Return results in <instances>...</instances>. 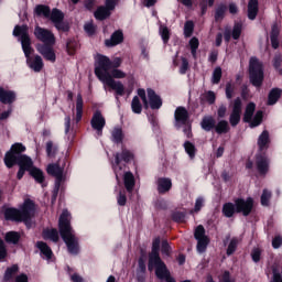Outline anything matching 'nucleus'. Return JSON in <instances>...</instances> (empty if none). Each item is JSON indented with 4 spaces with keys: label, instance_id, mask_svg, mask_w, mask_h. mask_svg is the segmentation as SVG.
<instances>
[{
    "label": "nucleus",
    "instance_id": "obj_64",
    "mask_svg": "<svg viewBox=\"0 0 282 282\" xmlns=\"http://www.w3.org/2000/svg\"><path fill=\"white\" fill-rule=\"evenodd\" d=\"M271 282H282V276L276 271H273V280Z\"/></svg>",
    "mask_w": 282,
    "mask_h": 282
},
{
    "label": "nucleus",
    "instance_id": "obj_33",
    "mask_svg": "<svg viewBox=\"0 0 282 282\" xmlns=\"http://www.w3.org/2000/svg\"><path fill=\"white\" fill-rule=\"evenodd\" d=\"M200 127L204 131H210L215 128V119L213 117H205L200 122Z\"/></svg>",
    "mask_w": 282,
    "mask_h": 282
},
{
    "label": "nucleus",
    "instance_id": "obj_32",
    "mask_svg": "<svg viewBox=\"0 0 282 282\" xmlns=\"http://www.w3.org/2000/svg\"><path fill=\"white\" fill-rule=\"evenodd\" d=\"M160 258V238H155L152 243V251L150 253L151 261L153 262V259Z\"/></svg>",
    "mask_w": 282,
    "mask_h": 282
},
{
    "label": "nucleus",
    "instance_id": "obj_51",
    "mask_svg": "<svg viewBox=\"0 0 282 282\" xmlns=\"http://www.w3.org/2000/svg\"><path fill=\"white\" fill-rule=\"evenodd\" d=\"M117 202L119 206H124L127 204V193L124 191L119 192Z\"/></svg>",
    "mask_w": 282,
    "mask_h": 282
},
{
    "label": "nucleus",
    "instance_id": "obj_21",
    "mask_svg": "<svg viewBox=\"0 0 282 282\" xmlns=\"http://www.w3.org/2000/svg\"><path fill=\"white\" fill-rule=\"evenodd\" d=\"M148 98L151 109H160L162 107V98L153 89H148Z\"/></svg>",
    "mask_w": 282,
    "mask_h": 282
},
{
    "label": "nucleus",
    "instance_id": "obj_45",
    "mask_svg": "<svg viewBox=\"0 0 282 282\" xmlns=\"http://www.w3.org/2000/svg\"><path fill=\"white\" fill-rule=\"evenodd\" d=\"M184 149L186 153L189 155V158H195V145L191 142H185L184 143Z\"/></svg>",
    "mask_w": 282,
    "mask_h": 282
},
{
    "label": "nucleus",
    "instance_id": "obj_54",
    "mask_svg": "<svg viewBox=\"0 0 282 282\" xmlns=\"http://www.w3.org/2000/svg\"><path fill=\"white\" fill-rule=\"evenodd\" d=\"M77 46L78 44H76V42H73V41L67 42L66 50L70 56L74 54V52H76Z\"/></svg>",
    "mask_w": 282,
    "mask_h": 282
},
{
    "label": "nucleus",
    "instance_id": "obj_53",
    "mask_svg": "<svg viewBox=\"0 0 282 282\" xmlns=\"http://www.w3.org/2000/svg\"><path fill=\"white\" fill-rule=\"evenodd\" d=\"M237 239H232L227 248V254H232L237 250Z\"/></svg>",
    "mask_w": 282,
    "mask_h": 282
},
{
    "label": "nucleus",
    "instance_id": "obj_20",
    "mask_svg": "<svg viewBox=\"0 0 282 282\" xmlns=\"http://www.w3.org/2000/svg\"><path fill=\"white\" fill-rule=\"evenodd\" d=\"M15 98L17 95L14 91L0 87V102L3 105H11V102H14Z\"/></svg>",
    "mask_w": 282,
    "mask_h": 282
},
{
    "label": "nucleus",
    "instance_id": "obj_23",
    "mask_svg": "<svg viewBox=\"0 0 282 282\" xmlns=\"http://www.w3.org/2000/svg\"><path fill=\"white\" fill-rule=\"evenodd\" d=\"M36 248L40 250L42 257L44 259H46V261H50V259H52V257H54V253L52 252V248H50V246H47V243H45L43 241H39L36 243Z\"/></svg>",
    "mask_w": 282,
    "mask_h": 282
},
{
    "label": "nucleus",
    "instance_id": "obj_24",
    "mask_svg": "<svg viewBox=\"0 0 282 282\" xmlns=\"http://www.w3.org/2000/svg\"><path fill=\"white\" fill-rule=\"evenodd\" d=\"M258 12H259V1L250 0L248 3V18L251 21H254V19H257Z\"/></svg>",
    "mask_w": 282,
    "mask_h": 282
},
{
    "label": "nucleus",
    "instance_id": "obj_42",
    "mask_svg": "<svg viewBox=\"0 0 282 282\" xmlns=\"http://www.w3.org/2000/svg\"><path fill=\"white\" fill-rule=\"evenodd\" d=\"M272 197V193L268 189H264L261 195V204L262 206H268L270 204V198Z\"/></svg>",
    "mask_w": 282,
    "mask_h": 282
},
{
    "label": "nucleus",
    "instance_id": "obj_56",
    "mask_svg": "<svg viewBox=\"0 0 282 282\" xmlns=\"http://www.w3.org/2000/svg\"><path fill=\"white\" fill-rule=\"evenodd\" d=\"M251 257L254 263H258V261L261 260V249H253V251L251 252Z\"/></svg>",
    "mask_w": 282,
    "mask_h": 282
},
{
    "label": "nucleus",
    "instance_id": "obj_47",
    "mask_svg": "<svg viewBox=\"0 0 282 282\" xmlns=\"http://www.w3.org/2000/svg\"><path fill=\"white\" fill-rule=\"evenodd\" d=\"M216 131L218 133H227L228 131V121H219L216 126Z\"/></svg>",
    "mask_w": 282,
    "mask_h": 282
},
{
    "label": "nucleus",
    "instance_id": "obj_60",
    "mask_svg": "<svg viewBox=\"0 0 282 282\" xmlns=\"http://www.w3.org/2000/svg\"><path fill=\"white\" fill-rule=\"evenodd\" d=\"M46 153L48 158H52V155H54V143H52V141H48L46 143Z\"/></svg>",
    "mask_w": 282,
    "mask_h": 282
},
{
    "label": "nucleus",
    "instance_id": "obj_18",
    "mask_svg": "<svg viewBox=\"0 0 282 282\" xmlns=\"http://www.w3.org/2000/svg\"><path fill=\"white\" fill-rule=\"evenodd\" d=\"M105 117L99 111L95 112L91 119V127L98 132V135H102V129H105Z\"/></svg>",
    "mask_w": 282,
    "mask_h": 282
},
{
    "label": "nucleus",
    "instance_id": "obj_19",
    "mask_svg": "<svg viewBox=\"0 0 282 282\" xmlns=\"http://www.w3.org/2000/svg\"><path fill=\"white\" fill-rule=\"evenodd\" d=\"M47 173L48 175H53L54 177H56V191H58L61 182H63V167H61L58 164H50L47 166Z\"/></svg>",
    "mask_w": 282,
    "mask_h": 282
},
{
    "label": "nucleus",
    "instance_id": "obj_44",
    "mask_svg": "<svg viewBox=\"0 0 282 282\" xmlns=\"http://www.w3.org/2000/svg\"><path fill=\"white\" fill-rule=\"evenodd\" d=\"M269 135H268V131H263L260 137H259V140H258V144L260 147V149H263L265 147V144H268V139Z\"/></svg>",
    "mask_w": 282,
    "mask_h": 282
},
{
    "label": "nucleus",
    "instance_id": "obj_29",
    "mask_svg": "<svg viewBox=\"0 0 282 282\" xmlns=\"http://www.w3.org/2000/svg\"><path fill=\"white\" fill-rule=\"evenodd\" d=\"M282 90L281 88H273L269 93V99H268V105H276L279 101V98H281Z\"/></svg>",
    "mask_w": 282,
    "mask_h": 282
},
{
    "label": "nucleus",
    "instance_id": "obj_38",
    "mask_svg": "<svg viewBox=\"0 0 282 282\" xmlns=\"http://www.w3.org/2000/svg\"><path fill=\"white\" fill-rule=\"evenodd\" d=\"M189 47H191L192 55L195 58L197 56V48L199 47V40L197 37H192L189 40Z\"/></svg>",
    "mask_w": 282,
    "mask_h": 282
},
{
    "label": "nucleus",
    "instance_id": "obj_39",
    "mask_svg": "<svg viewBox=\"0 0 282 282\" xmlns=\"http://www.w3.org/2000/svg\"><path fill=\"white\" fill-rule=\"evenodd\" d=\"M15 272H19V267L17 264H13L11 268L7 269L4 273V280L10 281V279L14 276Z\"/></svg>",
    "mask_w": 282,
    "mask_h": 282
},
{
    "label": "nucleus",
    "instance_id": "obj_59",
    "mask_svg": "<svg viewBox=\"0 0 282 282\" xmlns=\"http://www.w3.org/2000/svg\"><path fill=\"white\" fill-rule=\"evenodd\" d=\"M203 206H204V198L198 197V198L196 199L194 210H195L196 213H199V210H202V207H203Z\"/></svg>",
    "mask_w": 282,
    "mask_h": 282
},
{
    "label": "nucleus",
    "instance_id": "obj_62",
    "mask_svg": "<svg viewBox=\"0 0 282 282\" xmlns=\"http://www.w3.org/2000/svg\"><path fill=\"white\" fill-rule=\"evenodd\" d=\"M281 63H282L281 54L275 55V57L273 59V65H274L275 69H279V67H281Z\"/></svg>",
    "mask_w": 282,
    "mask_h": 282
},
{
    "label": "nucleus",
    "instance_id": "obj_7",
    "mask_svg": "<svg viewBox=\"0 0 282 282\" xmlns=\"http://www.w3.org/2000/svg\"><path fill=\"white\" fill-rule=\"evenodd\" d=\"M154 268L158 279L164 280L166 282H169V279H173L171 278V272H169L166 264L164 261H162L161 258H152V261L149 259L148 270L152 272Z\"/></svg>",
    "mask_w": 282,
    "mask_h": 282
},
{
    "label": "nucleus",
    "instance_id": "obj_14",
    "mask_svg": "<svg viewBox=\"0 0 282 282\" xmlns=\"http://www.w3.org/2000/svg\"><path fill=\"white\" fill-rule=\"evenodd\" d=\"M15 164L20 166V170L18 172V180L23 178V175H25V171H29L30 173V169H32V166L34 165L32 159H30L29 156H19Z\"/></svg>",
    "mask_w": 282,
    "mask_h": 282
},
{
    "label": "nucleus",
    "instance_id": "obj_37",
    "mask_svg": "<svg viewBox=\"0 0 282 282\" xmlns=\"http://www.w3.org/2000/svg\"><path fill=\"white\" fill-rule=\"evenodd\" d=\"M19 239H21V236L19 235V232L9 231L6 235V241L8 243H19Z\"/></svg>",
    "mask_w": 282,
    "mask_h": 282
},
{
    "label": "nucleus",
    "instance_id": "obj_2",
    "mask_svg": "<svg viewBox=\"0 0 282 282\" xmlns=\"http://www.w3.org/2000/svg\"><path fill=\"white\" fill-rule=\"evenodd\" d=\"M123 162H131L133 160V153L128 150H122V154H116L115 163H112V169L115 171L117 182H120V177L123 176V184L128 193H132L135 187V176L131 172H124Z\"/></svg>",
    "mask_w": 282,
    "mask_h": 282
},
{
    "label": "nucleus",
    "instance_id": "obj_41",
    "mask_svg": "<svg viewBox=\"0 0 282 282\" xmlns=\"http://www.w3.org/2000/svg\"><path fill=\"white\" fill-rule=\"evenodd\" d=\"M160 34L163 43H169V39H171V33L169 32V28L161 26L160 28Z\"/></svg>",
    "mask_w": 282,
    "mask_h": 282
},
{
    "label": "nucleus",
    "instance_id": "obj_43",
    "mask_svg": "<svg viewBox=\"0 0 282 282\" xmlns=\"http://www.w3.org/2000/svg\"><path fill=\"white\" fill-rule=\"evenodd\" d=\"M241 30H243V25L241 23H236L232 30V39H235V41L241 36Z\"/></svg>",
    "mask_w": 282,
    "mask_h": 282
},
{
    "label": "nucleus",
    "instance_id": "obj_9",
    "mask_svg": "<svg viewBox=\"0 0 282 282\" xmlns=\"http://www.w3.org/2000/svg\"><path fill=\"white\" fill-rule=\"evenodd\" d=\"M254 109H257V106L253 102H250L246 107L243 120L245 122H250V127H259V124H261V120H263L262 111H258L252 119Z\"/></svg>",
    "mask_w": 282,
    "mask_h": 282
},
{
    "label": "nucleus",
    "instance_id": "obj_36",
    "mask_svg": "<svg viewBox=\"0 0 282 282\" xmlns=\"http://www.w3.org/2000/svg\"><path fill=\"white\" fill-rule=\"evenodd\" d=\"M131 109L133 113H142V104L140 102V97H133L131 102Z\"/></svg>",
    "mask_w": 282,
    "mask_h": 282
},
{
    "label": "nucleus",
    "instance_id": "obj_16",
    "mask_svg": "<svg viewBox=\"0 0 282 282\" xmlns=\"http://www.w3.org/2000/svg\"><path fill=\"white\" fill-rule=\"evenodd\" d=\"M241 120V99H236L232 106V112L229 118L231 127H237Z\"/></svg>",
    "mask_w": 282,
    "mask_h": 282
},
{
    "label": "nucleus",
    "instance_id": "obj_13",
    "mask_svg": "<svg viewBox=\"0 0 282 282\" xmlns=\"http://www.w3.org/2000/svg\"><path fill=\"white\" fill-rule=\"evenodd\" d=\"M48 19H51V21L54 22L55 28L57 30H62V32H67V30H69V26L67 24L63 23L64 15H63V12H61V10L53 9Z\"/></svg>",
    "mask_w": 282,
    "mask_h": 282
},
{
    "label": "nucleus",
    "instance_id": "obj_50",
    "mask_svg": "<svg viewBox=\"0 0 282 282\" xmlns=\"http://www.w3.org/2000/svg\"><path fill=\"white\" fill-rule=\"evenodd\" d=\"M112 139L115 142H122V129L116 128L112 131Z\"/></svg>",
    "mask_w": 282,
    "mask_h": 282
},
{
    "label": "nucleus",
    "instance_id": "obj_12",
    "mask_svg": "<svg viewBox=\"0 0 282 282\" xmlns=\"http://www.w3.org/2000/svg\"><path fill=\"white\" fill-rule=\"evenodd\" d=\"M253 204L254 202L250 197L247 199L239 198L235 202L236 213H242L245 217H248V214L252 213Z\"/></svg>",
    "mask_w": 282,
    "mask_h": 282
},
{
    "label": "nucleus",
    "instance_id": "obj_55",
    "mask_svg": "<svg viewBox=\"0 0 282 282\" xmlns=\"http://www.w3.org/2000/svg\"><path fill=\"white\" fill-rule=\"evenodd\" d=\"M224 14H226V8L224 7L218 8L215 13L216 21H221V19H224Z\"/></svg>",
    "mask_w": 282,
    "mask_h": 282
},
{
    "label": "nucleus",
    "instance_id": "obj_48",
    "mask_svg": "<svg viewBox=\"0 0 282 282\" xmlns=\"http://www.w3.org/2000/svg\"><path fill=\"white\" fill-rule=\"evenodd\" d=\"M193 30H195V24H193V21H187L184 26L185 36H191V34H193Z\"/></svg>",
    "mask_w": 282,
    "mask_h": 282
},
{
    "label": "nucleus",
    "instance_id": "obj_52",
    "mask_svg": "<svg viewBox=\"0 0 282 282\" xmlns=\"http://www.w3.org/2000/svg\"><path fill=\"white\" fill-rule=\"evenodd\" d=\"M138 96L141 98L145 109L149 108V101L147 100V91L144 89H139L138 90Z\"/></svg>",
    "mask_w": 282,
    "mask_h": 282
},
{
    "label": "nucleus",
    "instance_id": "obj_6",
    "mask_svg": "<svg viewBox=\"0 0 282 282\" xmlns=\"http://www.w3.org/2000/svg\"><path fill=\"white\" fill-rule=\"evenodd\" d=\"M250 82L254 87H261L263 83V64L256 57H251L249 62Z\"/></svg>",
    "mask_w": 282,
    "mask_h": 282
},
{
    "label": "nucleus",
    "instance_id": "obj_34",
    "mask_svg": "<svg viewBox=\"0 0 282 282\" xmlns=\"http://www.w3.org/2000/svg\"><path fill=\"white\" fill-rule=\"evenodd\" d=\"M225 217H232L237 213V206L232 203H227L223 207Z\"/></svg>",
    "mask_w": 282,
    "mask_h": 282
},
{
    "label": "nucleus",
    "instance_id": "obj_26",
    "mask_svg": "<svg viewBox=\"0 0 282 282\" xmlns=\"http://www.w3.org/2000/svg\"><path fill=\"white\" fill-rule=\"evenodd\" d=\"M173 186V183L170 178H159L158 180V191L159 193H169L171 191V187Z\"/></svg>",
    "mask_w": 282,
    "mask_h": 282
},
{
    "label": "nucleus",
    "instance_id": "obj_1",
    "mask_svg": "<svg viewBox=\"0 0 282 282\" xmlns=\"http://www.w3.org/2000/svg\"><path fill=\"white\" fill-rule=\"evenodd\" d=\"M121 65L122 58L120 57H116L112 62L105 55L97 54L95 57V74L97 78L102 83L104 89L110 87V89L116 91L117 96H124V85L122 82H116L109 70L112 67L113 69H118Z\"/></svg>",
    "mask_w": 282,
    "mask_h": 282
},
{
    "label": "nucleus",
    "instance_id": "obj_46",
    "mask_svg": "<svg viewBox=\"0 0 282 282\" xmlns=\"http://www.w3.org/2000/svg\"><path fill=\"white\" fill-rule=\"evenodd\" d=\"M110 76L113 80V78H127V73L122 72L121 69L115 68L111 70Z\"/></svg>",
    "mask_w": 282,
    "mask_h": 282
},
{
    "label": "nucleus",
    "instance_id": "obj_61",
    "mask_svg": "<svg viewBox=\"0 0 282 282\" xmlns=\"http://www.w3.org/2000/svg\"><path fill=\"white\" fill-rule=\"evenodd\" d=\"M205 98H206L207 102H209V105H213V102H215V93H213V91L206 93Z\"/></svg>",
    "mask_w": 282,
    "mask_h": 282
},
{
    "label": "nucleus",
    "instance_id": "obj_63",
    "mask_svg": "<svg viewBox=\"0 0 282 282\" xmlns=\"http://www.w3.org/2000/svg\"><path fill=\"white\" fill-rule=\"evenodd\" d=\"M281 245H282V238L280 236H276L272 240V246H273V248H281Z\"/></svg>",
    "mask_w": 282,
    "mask_h": 282
},
{
    "label": "nucleus",
    "instance_id": "obj_17",
    "mask_svg": "<svg viewBox=\"0 0 282 282\" xmlns=\"http://www.w3.org/2000/svg\"><path fill=\"white\" fill-rule=\"evenodd\" d=\"M176 127H182V124H188V110L184 107H178L174 113Z\"/></svg>",
    "mask_w": 282,
    "mask_h": 282
},
{
    "label": "nucleus",
    "instance_id": "obj_11",
    "mask_svg": "<svg viewBox=\"0 0 282 282\" xmlns=\"http://www.w3.org/2000/svg\"><path fill=\"white\" fill-rule=\"evenodd\" d=\"M34 34L39 41H42V43H45L46 45H54L55 43L54 33L50 30L36 26Z\"/></svg>",
    "mask_w": 282,
    "mask_h": 282
},
{
    "label": "nucleus",
    "instance_id": "obj_8",
    "mask_svg": "<svg viewBox=\"0 0 282 282\" xmlns=\"http://www.w3.org/2000/svg\"><path fill=\"white\" fill-rule=\"evenodd\" d=\"M23 151H25L24 145L21 143H14L4 156L6 166H8V169H12V166L19 162V158L22 156L21 153H23Z\"/></svg>",
    "mask_w": 282,
    "mask_h": 282
},
{
    "label": "nucleus",
    "instance_id": "obj_57",
    "mask_svg": "<svg viewBox=\"0 0 282 282\" xmlns=\"http://www.w3.org/2000/svg\"><path fill=\"white\" fill-rule=\"evenodd\" d=\"M4 257H8V251L6 250V243L0 239V261H2Z\"/></svg>",
    "mask_w": 282,
    "mask_h": 282
},
{
    "label": "nucleus",
    "instance_id": "obj_35",
    "mask_svg": "<svg viewBox=\"0 0 282 282\" xmlns=\"http://www.w3.org/2000/svg\"><path fill=\"white\" fill-rule=\"evenodd\" d=\"M43 238L50 239L51 241H58V230L56 229H45L43 231Z\"/></svg>",
    "mask_w": 282,
    "mask_h": 282
},
{
    "label": "nucleus",
    "instance_id": "obj_30",
    "mask_svg": "<svg viewBox=\"0 0 282 282\" xmlns=\"http://www.w3.org/2000/svg\"><path fill=\"white\" fill-rule=\"evenodd\" d=\"M75 120L76 122H80V120H83V95L80 94L77 95Z\"/></svg>",
    "mask_w": 282,
    "mask_h": 282
},
{
    "label": "nucleus",
    "instance_id": "obj_22",
    "mask_svg": "<svg viewBox=\"0 0 282 282\" xmlns=\"http://www.w3.org/2000/svg\"><path fill=\"white\" fill-rule=\"evenodd\" d=\"M37 51L46 61H51L52 63L56 61V54L54 53V50H52V47H48L46 45H39Z\"/></svg>",
    "mask_w": 282,
    "mask_h": 282
},
{
    "label": "nucleus",
    "instance_id": "obj_28",
    "mask_svg": "<svg viewBox=\"0 0 282 282\" xmlns=\"http://www.w3.org/2000/svg\"><path fill=\"white\" fill-rule=\"evenodd\" d=\"M30 175L37 182V184H43L45 180V175L43 174V171L39 167H33V165L30 169Z\"/></svg>",
    "mask_w": 282,
    "mask_h": 282
},
{
    "label": "nucleus",
    "instance_id": "obj_40",
    "mask_svg": "<svg viewBox=\"0 0 282 282\" xmlns=\"http://www.w3.org/2000/svg\"><path fill=\"white\" fill-rule=\"evenodd\" d=\"M221 80V67H216L213 73L212 83L214 85L219 84Z\"/></svg>",
    "mask_w": 282,
    "mask_h": 282
},
{
    "label": "nucleus",
    "instance_id": "obj_4",
    "mask_svg": "<svg viewBox=\"0 0 282 282\" xmlns=\"http://www.w3.org/2000/svg\"><path fill=\"white\" fill-rule=\"evenodd\" d=\"M69 221H72V216L69 215V212L64 210L59 216V234L67 246L68 252H70V254H77L78 238H76V234H74V229H72Z\"/></svg>",
    "mask_w": 282,
    "mask_h": 282
},
{
    "label": "nucleus",
    "instance_id": "obj_15",
    "mask_svg": "<svg viewBox=\"0 0 282 282\" xmlns=\"http://www.w3.org/2000/svg\"><path fill=\"white\" fill-rule=\"evenodd\" d=\"M116 1L117 0H106V8L99 7L97 9V12H95V18L99 21L107 19V17L111 14L110 10H113V8H116Z\"/></svg>",
    "mask_w": 282,
    "mask_h": 282
},
{
    "label": "nucleus",
    "instance_id": "obj_3",
    "mask_svg": "<svg viewBox=\"0 0 282 282\" xmlns=\"http://www.w3.org/2000/svg\"><path fill=\"white\" fill-rule=\"evenodd\" d=\"M14 36H21L22 50L26 56V63L33 72H41L43 69V58L39 55L30 56L32 54V46H30V35H28V26H15L13 30Z\"/></svg>",
    "mask_w": 282,
    "mask_h": 282
},
{
    "label": "nucleus",
    "instance_id": "obj_31",
    "mask_svg": "<svg viewBox=\"0 0 282 282\" xmlns=\"http://www.w3.org/2000/svg\"><path fill=\"white\" fill-rule=\"evenodd\" d=\"M34 12L37 17H44V19H50V7L45 4L36 6Z\"/></svg>",
    "mask_w": 282,
    "mask_h": 282
},
{
    "label": "nucleus",
    "instance_id": "obj_25",
    "mask_svg": "<svg viewBox=\"0 0 282 282\" xmlns=\"http://www.w3.org/2000/svg\"><path fill=\"white\" fill-rule=\"evenodd\" d=\"M123 41L122 32L116 31L109 40H106L107 47H113L115 45H120V42Z\"/></svg>",
    "mask_w": 282,
    "mask_h": 282
},
{
    "label": "nucleus",
    "instance_id": "obj_49",
    "mask_svg": "<svg viewBox=\"0 0 282 282\" xmlns=\"http://www.w3.org/2000/svg\"><path fill=\"white\" fill-rule=\"evenodd\" d=\"M84 30L89 36L96 34V25H94V22L91 21L85 24Z\"/></svg>",
    "mask_w": 282,
    "mask_h": 282
},
{
    "label": "nucleus",
    "instance_id": "obj_58",
    "mask_svg": "<svg viewBox=\"0 0 282 282\" xmlns=\"http://www.w3.org/2000/svg\"><path fill=\"white\" fill-rule=\"evenodd\" d=\"M188 70V61L186 58H182V64L180 67V74H186V72Z\"/></svg>",
    "mask_w": 282,
    "mask_h": 282
},
{
    "label": "nucleus",
    "instance_id": "obj_10",
    "mask_svg": "<svg viewBox=\"0 0 282 282\" xmlns=\"http://www.w3.org/2000/svg\"><path fill=\"white\" fill-rule=\"evenodd\" d=\"M194 237L197 241V251L206 252V248H208L210 240L206 236V229H204V226L199 225L196 227Z\"/></svg>",
    "mask_w": 282,
    "mask_h": 282
},
{
    "label": "nucleus",
    "instance_id": "obj_27",
    "mask_svg": "<svg viewBox=\"0 0 282 282\" xmlns=\"http://www.w3.org/2000/svg\"><path fill=\"white\" fill-rule=\"evenodd\" d=\"M257 166H258L259 173H262V174L268 173V166H269L268 158H265L264 155H258Z\"/></svg>",
    "mask_w": 282,
    "mask_h": 282
},
{
    "label": "nucleus",
    "instance_id": "obj_5",
    "mask_svg": "<svg viewBox=\"0 0 282 282\" xmlns=\"http://www.w3.org/2000/svg\"><path fill=\"white\" fill-rule=\"evenodd\" d=\"M34 213V203L30 199L24 200L21 210L15 208H7L4 210L6 219L10 221H28Z\"/></svg>",
    "mask_w": 282,
    "mask_h": 282
}]
</instances>
